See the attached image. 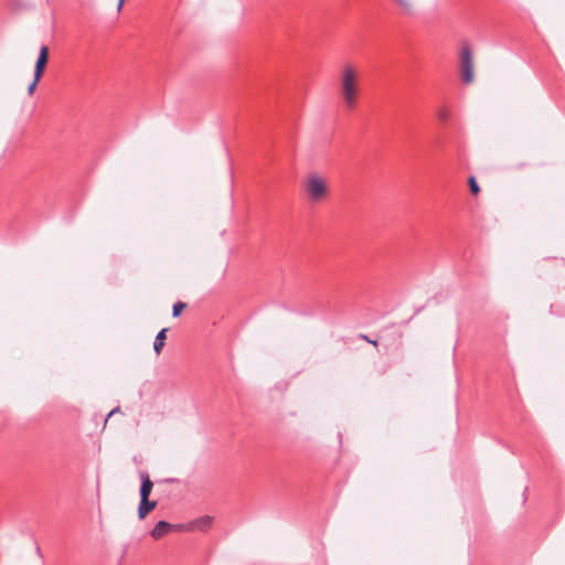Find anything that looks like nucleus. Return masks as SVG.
Returning <instances> with one entry per match:
<instances>
[{
  "instance_id": "4468645a",
  "label": "nucleus",
  "mask_w": 565,
  "mask_h": 565,
  "mask_svg": "<svg viewBox=\"0 0 565 565\" xmlns=\"http://www.w3.org/2000/svg\"><path fill=\"white\" fill-rule=\"evenodd\" d=\"M361 338H362L363 340L367 341V343H371V344H373V345H377V341H375V340H371V339H370L367 335H365V334H361Z\"/></svg>"
},
{
  "instance_id": "20e7f679",
  "label": "nucleus",
  "mask_w": 565,
  "mask_h": 565,
  "mask_svg": "<svg viewBox=\"0 0 565 565\" xmlns=\"http://www.w3.org/2000/svg\"><path fill=\"white\" fill-rule=\"evenodd\" d=\"M47 61H49V47L43 45L40 49V53H39V56H38V60L35 62V66H34V75H36V79H41V77L44 73L45 66L47 64Z\"/></svg>"
},
{
  "instance_id": "9d476101",
  "label": "nucleus",
  "mask_w": 565,
  "mask_h": 565,
  "mask_svg": "<svg viewBox=\"0 0 565 565\" xmlns=\"http://www.w3.org/2000/svg\"><path fill=\"white\" fill-rule=\"evenodd\" d=\"M394 2L401 8L405 14H412L414 12V6L412 0H394Z\"/></svg>"
},
{
  "instance_id": "0eeeda50",
  "label": "nucleus",
  "mask_w": 565,
  "mask_h": 565,
  "mask_svg": "<svg viewBox=\"0 0 565 565\" xmlns=\"http://www.w3.org/2000/svg\"><path fill=\"white\" fill-rule=\"evenodd\" d=\"M141 486H140V499L149 498L153 488V482L147 472H140Z\"/></svg>"
},
{
  "instance_id": "6e6552de",
  "label": "nucleus",
  "mask_w": 565,
  "mask_h": 565,
  "mask_svg": "<svg viewBox=\"0 0 565 565\" xmlns=\"http://www.w3.org/2000/svg\"><path fill=\"white\" fill-rule=\"evenodd\" d=\"M212 524V518L211 516H202L196 520H194L192 523H190L186 527L189 530H200V531H206Z\"/></svg>"
},
{
  "instance_id": "423d86ee",
  "label": "nucleus",
  "mask_w": 565,
  "mask_h": 565,
  "mask_svg": "<svg viewBox=\"0 0 565 565\" xmlns=\"http://www.w3.org/2000/svg\"><path fill=\"white\" fill-rule=\"evenodd\" d=\"M157 501H151L149 498L140 499L138 507V518L143 520L152 510L157 508Z\"/></svg>"
},
{
  "instance_id": "2eb2a0df",
  "label": "nucleus",
  "mask_w": 565,
  "mask_h": 565,
  "mask_svg": "<svg viewBox=\"0 0 565 565\" xmlns=\"http://www.w3.org/2000/svg\"><path fill=\"white\" fill-rule=\"evenodd\" d=\"M439 118H440L441 120H444V121H445V120H447V119H448V114H447V111H446V110H440V113H439Z\"/></svg>"
},
{
  "instance_id": "f8f14e48",
  "label": "nucleus",
  "mask_w": 565,
  "mask_h": 565,
  "mask_svg": "<svg viewBox=\"0 0 565 565\" xmlns=\"http://www.w3.org/2000/svg\"><path fill=\"white\" fill-rule=\"evenodd\" d=\"M470 191L473 195H477L480 192V188L477 183V180L475 177H470L468 180Z\"/></svg>"
},
{
  "instance_id": "39448f33",
  "label": "nucleus",
  "mask_w": 565,
  "mask_h": 565,
  "mask_svg": "<svg viewBox=\"0 0 565 565\" xmlns=\"http://www.w3.org/2000/svg\"><path fill=\"white\" fill-rule=\"evenodd\" d=\"M183 525H173L167 521H159L151 530L150 534L154 540H159L164 536L168 532L174 529H182Z\"/></svg>"
},
{
  "instance_id": "9b49d317",
  "label": "nucleus",
  "mask_w": 565,
  "mask_h": 565,
  "mask_svg": "<svg viewBox=\"0 0 565 565\" xmlns=\"http://www.w3.org/2000/svg\"><path fill=\"white\" fill-rule=\"evenodd\" d=\"M186 307V303L182 301H177L172 307V316L174 318L179 317L182 312V310Z\"/></svg>"
},
{
  "instance_id": "dca6fc26",
  "label": "nucleus",
  "mask_w": 565,
  "mask_h": 565,
  "mask_svg": "<svg viewBox=\"0 0 565 565\" xmlns=\"http://www.w3.org/2000/svg\"><path fill=\"white\" fill-rule=\"evenodd\" d=\"M119 412V407H116L114 408L113 411H110V413L108 414V417L113 416L114 414H117Z\"/></svg>"
},
{
  "instance_id": "ddd939ff",
  "label": "nucleus",
  "mask_w": 565,
  "mask_h": 565,
  "mask_svg": "<svg viewBox=\"0 0 565 565\" xmlns=\"http://www.w3.org/2000/svg\"><path fill=\"white\" fill-rule=\"evenodd\" d=\"M39 81H40V79H36V75H34V78H33L32 83H31V84L29 85V87H28V93H29V95H32V94H33V92H34V89H35V87H36V85H38Z\"/></svg>"
},
{
  "instance_id": "f3484780",
  "label": "nucleus",
  "mask_w": 565,
  "mask_h": 565,
  "mask_svg": "<svg viewBox=\"0 0 565 565\" xmlns=\"http://www.w3.org/2000/svg\"><path fill=\"white\" fill-rule=\"evenodd\" d=\"M124 2H125V0H119L118 6H117V10H118V11H120V10H121V8H122V6H124Z\"/></svg>"
},
{
  "instance_id": "a211bd4d",
  "label": "nucleus",
  "mask_w": 565,
  "mask_h": 565,
  "mask_svg": "<svg viewBox=\"0 0 565 565\" xmlns=\"http://www.w3.org/2000/svg\"><path fill=\"white\" fill-rule=\"evenodd\" d=\"M36 554H38L40 557H42L41 550H40V547H39V546H36Z\"/></svg>"
},
{
  "instance_id": "7ed1b4c3",
  "label": "nucleus",
  "mask_w": 565,
  "mask_h": 565,
  "mask_svg": "<svg viewBox=\"0 0 565 565\" xmlns=\"http://www.w3.org/2000/svg\"><path fill=\"white\" fill-rule=\"evenodd\" d=\"M460 75L465 84L475 79L472 51L468 44H463L460 50Z\"/></svg>"
},
{
  "instance_id": "1a4fd4ad",
  "label": "nucleus",
  "mask_w": 565,
  "mask_h": 565,
  "mask_svg": "<svg viewBox=\"0 0 565 565\" xmlns=\"http://www.w3.org/2000/svg\"><path fill=\"white\" fill-rule=\"evenodd\" d=\"M167 331L168 329L163 328L159 331L157 334L154 342H153V350L157 354H160L162 351V348L164 347V340L167 338Z\"/></svg>"
},
{
  "instance_id": "f03ea898",
  "label": "nucleus",
  "mask_w": 565,
  "mask_h": 565,
  "mask_svg": "<svg viewBox=\"0 0 565 565\" xmlns=\"http://www.w3.org/2000/svg\"><path fill=\"white\" fill-rule=\"evenodd\" d=\"M303 190L308 201L312 203H320L329 195L327 180L317 173H310L306 177Z\"/></svg>"
},
{
  "instance_id": "f257e3e1",
  "label": "nucleus",
  "mask_w": 565,
  "mask_h": 565,
  "mask_svg": "<svg viewBox=\"0 0 565 565\" xmlns=\"http://www.w3.org/2000/svg\"><path fill=\"white\" fill-rule=\"evenodd\" d=\"M360 92L358 70L351 64H345L341 70L339 84V93L345 109L353 110L356 108Z\"/></svg>"
}]
</instances>
